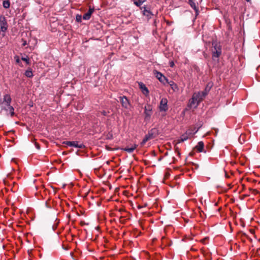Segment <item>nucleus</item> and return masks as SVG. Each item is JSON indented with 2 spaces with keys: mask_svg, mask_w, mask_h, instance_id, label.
<instances>
[{
  "mask_svg": "<svg viewBox=\"0 0 260 260\" xmlns=\"http://www.w3.org/2000/svg\"><path fill=\"white\" fill-rule=\"evenodd\" d=\"M210 88L208 89L206 87L204 91L193 93L192 98L189 101L188 106L196 108L206 96Z\"/></svg>",
  "mask_w": 260,
  "mask_h": 260,
  "instance_id": "obj_1",
  "label": "nucleus"
},
{
  "mask_svg": "<svg viewBox=\"0 0 260 260\" xmlns=\"http://www.w3.org/2000/svg\"><path fill=\"white\" fill-rule=\"evenodd\" d=\"M212 58L213 60L218 61V58L221 54V47L217 42L213 41L212 43Z\"/></svg>",
  "mask_w": 260,
  "mask_h": 260,
  "instance_id": "obj_2",
  "label": "nucleus"
},
{
  "mask_svg": "<svg viewBox=\"0 0 260 260\" xmlns=\"http://www.w3.org/2000/svg\"><path fill=\"white\" fill-rule=\"evenodd\" d=\"M12 99L9 94H6L4 95L3 101H0V106L2 110H4L7 112L10 111V108H13L11 105Z\"/></svg>",
  "mask_w": 260,
  "mask_h": 260,
  "instance_id": "obj_3",
  "label": "nucleus"
},
{
  "mask_svg": "<svg viewBox=\"0 0 260 260\" xmlns=\"http://www.w3.org/2000/svg\"><path fill=\"white\" fill-rule=\"evenodd\" d=\"M158 135V131L155 128H152L147 135H145L143 141L141 142V146L144 145V144L149 140L155 138Z\"/></svg>",
  "mask_w": 260,
  "mask_h": 260,
  "instance_id": "obj_4",
  "label": "nucleus"
},
{
  "mask_svg": "<svg viewBox=\"0 0 260 260\" xmlns=\"http://www.w3.org/2000/svg\"><path fill=\"white\" fill-rule=\"evenodd\" d=\"M62 143L70 147L81 149L85 148V145L84 144L79 143L78 141H64Z\"/></svg>",
  "mask_w": 260,
  "mask_h": 260,
  "instance_id": "obj_5",
  "label": "nucleus"
},
{
  "mask_svg": "<svg viewBox=\"0 0 260 260\" xmlns=\"http://www.w3.org/2000/svg\"><path fill=\"white\" fill-rule=\"evenodd\" d=\"M156 78L162 83L165 84L168 82V79L160 72L155 70L154 71Z\"/></svg>",
  "mask_w": 260,
  "mask_h": 260,
  "instance_id": "obj_6",
  "label": "nucleus"
},
{
  "mask_svg": "<svg viewBox=\"0 0 260 260\" xmlns=\"http://www.w3.org/2000/svg\"><path fill=\"white\" fill-rule=\"evenodd\" d=\"M159 108L160 111L166 112L168 110V100L166 98H162L161 100Z\"/></svg>",
  "mask_w": 260,
  "mask_h": 260,
  "instance_id": "obj_7",
  "label": "nucleus"
},
{
  "mask_svg": "<svg viewBox=\"0 0 260 260\" xmlns=\"http://www.w3.org/2000/svg\"><path fill=\"white\" fill-rule=\"evenodd\" d=\"M119 100L122 107L125 109H128L130 106V103L128 99L125 96L119 97Z\"/></svg>",
  "mask_w": 260,
  "mask_h": 260,
  "instance_id": "obj_8",
  "label": "nucleus"
},
{
  "mask_svg": "<svg viewBox=\"0 0 260 260\" xmlns=\"http://www.w3.org/2000/svg\"><path fill=\"white\" fill-rule=\"evenodd\" d=\"M144 113L145 114V119L149 120L152 114V106L150 105H147L145 107Z\"/></svg>",
  "mask_w": 260,
  "mask_h": 260,
  "instance_id": "obj_9",
  "label": "nucleus"
},
{
  "mask_svg": "<svg viewBox=\"0 0 260 260\" xmlns=\"http://www.w3.org/2000/svg\"><path fill=\"white\" fill-rule=\"evenodd\" d=\"M140 9L142 10L143 15L146 16L148 19L151 18L153 14L146 6L141 7Z\"/></svg>",
  "mask_w": 260,
  "mask_h": 260,
  "instance_id": "obj_10",
  "label": "nucleus"
},
{
  "mask_svg": "<svg viewBox=\"0 0 260 260\" xmlns=\"http://www.w3.org/2000/svg\"><path fill=\"white\" fill-rule=\"evenodd\" d=\"M139 86L143 93L146 96L149 94V90L146 85L142 82L139 83Z\"/></svg>",
  "mask_w": 260,
  "mask_h": 260,
  "instance_id": "obj_11",
  "label": "nucleus"
},
{
  "mask_svg": "<svg viewBox=\"0 0 260 260\" xmlns=\"http://www.w3.org/2000/svg\"><path fill=\"white\" fill-rule=\"evenodd\" d=\"M188 4L190 7L195 11L196 15H198L199 14V11L196 3L193 2V0H188Z\"/></svg>",
  "mask_w": 260,
  "mask_h": 260,
  "instance_id": "obj_12",
  "label": "nucleus"
},
{
  "mask_svg": "<svg viewBox=\"0 0 260 260\" xmlns=\"http://www.w3.org/2000/svg\"><path fill=\"white\" fill-rule=\"evenodd\" d=\"M93 11H94V8H90L88 12H87L83 15V19L89 20L91 17L92 13L93 12Z\"/></svg>",
  "mask_w": 260,
  "mask_h": 260,
  "instance_id": "obj_13",
  "label": "nucleus"
},
{
  "mask_svg": "<svg viewBox=\"0 0 260 260\" xmlns=\"http://www.w3.org/2000/svg\"><path fill=\"white\" fill-rule=\"evenodd\" d=\"M191 134V133L189 132H186V133L183 134L182 135H181V136L180 137V142H184L186 140H187L188 138H189V136Z\"/></svg>",
  "mask_w": 260,
  "mask_h": 260,
  "instance_id": "obj_14",
  "label": "nucleus"
},
{
  "mask_svg": "<svg viewBox=\"0 0 260 260\" xmlns=\"http://www.w3.org/2000/svg\"><path fill=\"white\" fill-rule=\"evenodd\" d=\"M204 147V143L202 141H200L198 143L196 147V148L199 152H201L203 151Z\"/></svg>",
  "mask_w": 260,
  "mask_h": 260,
  "instance_id": "obj_15",
  "label": "nucleus"
},
{
  "mask_svg": "<svg viewBox=\"0 0 260 260\" xmlns=\"http://www.w3.org/2000/svg\"><path fill=\"white\" fill-rule=\"evenodd\" d=\"M167 83H168L170 85V86H171V88L173 89V91H176L178 90V86L174 81H169L168 80V82H167Z\"/></svg>",
  "mask_w": 260,
  "mask_h": 260,
  "instance_id": "obj_16",
  "label": "nucleus"
},
{
  "mask_svg": "<svg viewBox=\"0 0 260 260\" xmlns=\"http://www.w3.org/2000/svg\"><path fill=\"white\" fill-rule=\"evenodd\" d=\"M137 147H138V145L134 144L132 147H131L130 148L126 147V148H123L122 149H123V150L126 151L128 153H132Z\"/></svg>",
  "mask_w": 260,
  "mask_h": 260,
  "instance_id": "obj_17",
  "label": "nucleus"
},
{
  "mask_svg": "<svg viewBox=\"0 0 260 260\" xmlns=\"http://www.w3.org/2000/svg\"><path fill=\"white\" fill-rule=\"evenodd\" d=\"M1 29L3 31H5L7 29V23L6 22V21L5 20L4 21H1Z\"/></svg>",
  "mask_w": 260,
  "mask_h": 260,
  "instance_id": "obj_18",
  "label": "nucleus"
},
{
  "mask_svg": "<svg viewBox=\"0 0 260 260\" xmlns=\"http://www.w3.org/2000/svg\"><path fill=\"white\" fill-rule=\"evenodd\" d=\"M3 6L6 9L9 8L10 6V3L9 1H8V0L4 1L3 3Z\"/></svg>",
  "mask_w": 260,
  "mask_h": 260,
  "instance_id": "obj_19",
  "label": "nucleus"
},
{
  "mask_svg": "<svg viewBox=\"0 0 260 260\" xmlns=\"http://www.w3.org/2000/svg\"><path fill=\"white\" fill-rule=\"evenodd\" d=\"M25 75L28 78L32 77L33 76L32 71L31 70H26L25 72Z\"/></svg>",
  "mask_w": 260,
  "mask_h": 260,
  "instance_id": "obj_20",
  "label": "nucleus"
},
{
  "mask_svg": "<svg viewBox=\"0 0 260 260\" xmlns=\"http://www.w3.org/2000/svg\"><path fill=\"white\" fill-rule=\"evenodd\" d=\"M21 59H22L23 61H25L27 64H30L29 59V58H28V57H27V56H26V57H21Z\"/></svg>",
  "mask_w": 260,
  "mask_h": 260,
  "instance_id": "obj_21",
  "label": "nucleus"
},
{
  "mask_svg": "<svg viewBox=\"0 0 260 260\" xmlns=\"http://www.w3.org/2000/svg\"><path fill=\"white\" fill-rule=\"evenodd\" d=\"M14 58H15V60H16V62L17 63H18V64L20 66L21 63V61H20V59H19V56H15L14 57Z\"/></svg>",
  "mask_w": 260,
  "mask_h": 260,
  "instance_id": "obj_22",
  "label": "nucleus"
},
{
  "mask_svg": "<svg viewBox=\"0 0 260 260\" xmlns=\"http://www.w3.org/2000/svg\"><path fill=\"white\" fill-rule=\"evenodd\" d=\"M9 112L11 117L14 116V115H15L14 108H10V111H9Z\"/></svg>",
  "mask_w": 260,
  "mask_h": 260,
  "instance_id": "obj_23",
  "label": "nucleus"
},
{
  "mask_svg": "<svg viewBox=\"0 0 260 260\" xmlns=\"http://www.w3.org/2000/svg\"><path fill=\"white\" fill-rule=\"evenodd\" d=\"M101 113L104 116H108V114L109 113V111H106L104 110L101 112Z\"/></svg>",
  "mask_w": 260,
  "mask_h": 260,
  "instance_id": "obj_24",
  "label": "nucleus"
},
{
  "mask_svg": "<svg viewBox=\"0 0 260 260\" xmlns=\"http://www.w3.org/2000/svg\"><path fill=\"white\" fill-rule=\"evenodd\" d=\"M142 4L143 3H140V1L139 0H138V1H136L134 2V4L136 5L138 7H140Z\"/></svg>",
  "mask_w": 260,
  "mask_h": 260,
  "instance_id": "obj_25",
  "label": "nucleus"
},
{
  "mask_svg": "<svg viewBox=\"0 0 260 260\" xmlns=\"http://www.w3.org/2000/svg\"><path fill=\"white\" fill-rule=\"evenodd\" d=\"M140 1V3H143L146 1V0H139Z\"/></svg>",
  "mask_w": 260,
  "mask_h": 260,
  "instance_id": "obj_26",
  "label": "nucleus"
},
{
  "mask_svg": "<svg viewBox=\"0 0 260 260\" xmlns=\"http://www.w3.org/2000/svg\"><path fill=\"white\" fill-rule=\"evenodd\" d=\"M173 66H174V63H173V62H172L170 63V66H171V67H173Z\"/></svg>",
  "mask_w": 260,
  "mask_h": 260,
  "instance_id": "obj_27",
  "label": "nucleus"
},
{
  "mask_svg": "<svg viewBox=\"0 0 260 260\" xmlns=\"http://www.w3.org/2000/svg\"><path fill=\"white\" fill-rule=\"evenodd\" d=\"M225 177H226V178L229 177V176L226 174V173H225Z\"/></svg>",
  "mask_w": 260,
  "mask_h": 260,
  "instance_id": "obj_28",
  "label": "nucleus"
},
{
  "mask_svg": "<svg viewBox=\"0 0 260 260\" xmlns=\"http://www.w3.org/2000/svg\"><path fill=\"white\" fill-rule=\"evenodd\" d=\"M76 19L77 21H78V19H79V18H78V17H76Z\"/></svg>",
  "mask_w": 260,
  "mask_h": 260,
  "instance_id": "obj_29",
  "label": "nucleus"
},
{
  "mask_svg": "<svg viewBox=\"0 0 260 260\" xmlns=\"http://www.w3.org/2000/svg\"><path fill=\"white\" fill-rule=\"evenodd\" d=\"M76 19L77 21H78V19H79V18H78V17H76Z\"/></svg>",
  "mask_w": 260,
  "mask_h": 260,
  "instance_id": "obj_30",
  "label": "nucleus"
},
{
  "mask_svg": "<svg viewBox=\"0 0 260 260\" xmlns=\"http://www.w3.org/2000/svg\"><path fill=\"white\" fill-rule=\"evenodd\" d=\"M247 2H249L250 0H246Z\"/></svg>",
  "mask_w": 260,
  "mask_h": 260,
  "instance_id": "obj_31",
  "label": "nucleus"
}]
</instances>
